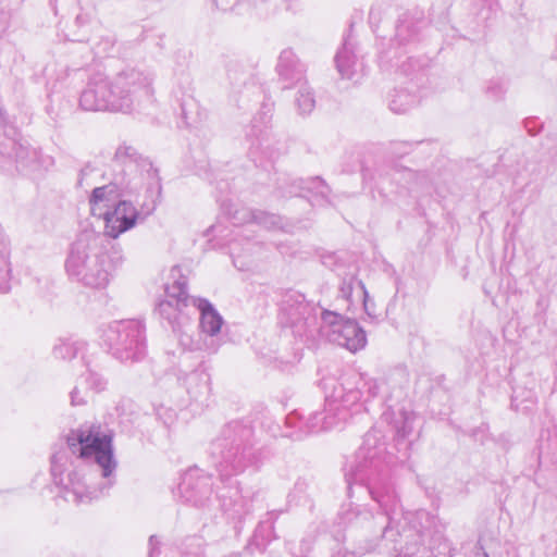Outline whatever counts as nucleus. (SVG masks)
Here are the masks:
<instances>
[{"instance_id":"obj_1","label":"nucleus","mask_w":557,"mask_h":557,"mask_svg":"<svg viewBox=\"0 0 557 557\" xmlns=\"http://www.w3.org/2000/svg\"><path fill=\"white\" fill-rule=\"evenodd\" d=\"M67 445L72 454L96 461L101 471V482H91L92 473L89 474V482H86V475L76 469L67 471L64 475L63 456L57 454L52 457L51 473L55 484L62 487L63 498L66 502L87 504L107 495L115 483L114 472L117 466L113 456L111 435L102 433L100 426H84L69 434Z\"/></svg>"},{"instance_id":"obj_2","label":"nucleus","mask_w":557,"mask_h":557,"mask_svg":"<svg viewBox=\"0 0 557 557\" xmlns=\"http://www.w3.org/2000/svg\"><path fill=\"white\" fill-rule=\"evenodd\" d=\"M123 261L116 251L110 257L106 238L94 231H83L71 245L65 260L67 275L92 288H103L108 285L113 269Z\"/></svg>"},{"instance_id":"obj_3","label":"nucleus","mask_w":557,"mask_h":557,"mask_svg":"<svg viewBox=\"0 0 557 557\" xmlns=\"http://www.w3.org/2000/svg\"><path fill=\"white\" fill-rule=\"evenodd\" d=\"M129 86L128 77L119 73L108 79L103 72H95L81 95L79 104L86 111H112L128 113L135 109V100L141 107V100L151 102L153 90L149 85Z\"/></svg>"},{"instance_id":"obj_4","label":"nucleus","mask_w":557,"mask_h":557,"mask_svg":"<svg viewBox=\"0 0 557 557\" xmlns=\"http://www.w3.org/2000/svg\"><path fill=\"white\" fill-rule=\"evenodd\" d=\"M100 339L121 361H136L146 351L145 327L136 320L113 321L99 330Z\"/></svg>"},{"instance_id":"obj_5","label":"nucleus","mask_w":557,"mask_h":557,"mask_svg":"<svg viewBox=\"0 0 557 557\" xmlns=\"http://www.w3.org/2000/svg\"><path fill=\"white\" fill-rule=\"evenodd\" d=\"M379 382L367 374H355L336 387L329 398L330 410H336L338 420L345 421L347 412H358L363 405L379 393Z\"/></svg>"},{"instance_id":"obj_6","label":"nucleus","mask_w":557,"mask_h":557,"mask_svg":"<svg viewBox=\"0 0 557 557\" xmlns=\"http://www.w3.org/2000/svg\"><path fill=\"white\" fill-rule=\"evenodd\" d=\"M322 325L320 331L330 342L335 343L349 351H358L367 344L366 332L359 324L341 314L324 310L321 313Z\"/></svg>"},{"instance_id":"obj_7","label":"nucleus","mask_w":557,"mask_h":557,"mask_svg":"<svg viewBox=\"0 0 557 557\" xmlns=\"http://www.w3.org/2000/svg\"><path fill=\"white\" fill-rule=\"evenodd\" d=\"M0 153L13 157L16 170L32 178L41 177L53 165V159L50 156L42 154L37 148L13 139H8L5 145L0 146Z\"/></svg>"},{"instance_id":"obj_8","label":"nucleus","mask_w":557,"mask_h":557,"mask_svg":"<svg viewBox=\"0 0 557 557\" xmlns=\"http://www.w3.org/2000/svg\"><path fill=\"white\" fill-rule=\"evenodd\" d=\"M156 206L148 208L143 214L129 201L120 200L111 209L99 212V218L104 221L103 237L117 238L121 234L136 226L138 221H144L146 216L151 214Z\"/></svg>"},{"instance_id":"obj_9","label":"nucleus","mask_w":557,"mask_h":557,"mask_svg":"<svg viewBox=\"0 0 557 557\" xmlns=\"http://www.w3.org/2000/svg\"><path fill=\"white\" fill-rule=\"evenodd\" d=\"M187 293L185 278L176 280L166 287V299L158 305L160 314L166 319L174 318V311H181L183 307L193 306V299Z\"/></svg>"},{"instance_id":"obj_10","label":"nucleus","mask_w":557,"mask_h":557,"mask_svg":"<svg viewBox=\"0 0 557 557\" xmlns=\"http://www.w3.org/2000/svg\"><path fill=\"white\" fill-rule=\"evenodd\" d=\"M371 494L383 510V512L379 513L374 519L382 536L385 537L392 531V522L394 521V515L398 508V499L394 493L389 492L381 494L372 491Z\"/></svg>"},{"instance_id":"obj_11","label":"nucleus","mask_w":557,"mask_h":557,"mask_svg":"<svg viewBox=\"0 0 557 557\" xmlns=\"http://www.w3.org/2000/svg\"><path fill=\"white\" fill-rule=\"evenodd\" d=\"M193 306L200 313V330L203 334L214 337L219 334L223 319L211 302L203 298H193Z\"/></svg>"},{"instance_id":"obj_12","label":"nucleus","mask_w":557,"mask_h":557,"mask_svg":"<svg viewBox=\"0 0 557 557\" xmlns=\"http://www.w3.org/2000/svg\"><path fill=\"white\" fill-rule=\"evenodd\" d=\"M119 197L116 184L96 187L89 199L92 215L99 216V212L111 209Z\"/></svg>"},{"instance_id":"obj_13","label":"nucleus","mask_w":557,"mask_h":557,"mask_svg":"<svg viewBox=\"0 0 557 557\" xmlns=\"http://www.w3.org/2000/svg\"><path fill=\"white\" fill-rule=\"evenodd\" d=\"M342 420H338L336 410H330L329 397L326 398V409L322 412H315L309 417L307 426L310 433H319L335 428Z\"/></svg>"},{"instance_id":"obj_14","label":"nucleus","mask_w":557,"mask_h":557,"mask_svg":"<svg viewBox=\"0 0 557 557\" xmlns=\"http://www.w3.org/2000/svg\"><path fill=\"white\" fill-rule=\"evenodd\" d=\"M85 346L86 343L82 339L59 338L52 347V356L59 360H70L78 351L83 350Z\"/></svg>"},{"instance_id":"obj_15","label":"nucleus","mask_w":557,"mask_h":557,"mask_svg":"<svg viewBox=\"0 0 557 557\" xmlns=\"http://www.w3.org/2000/svg\"><path fill=\"white\" fill-rule=\"evenodd\" d=\"M181 491L187 502L194 503L195 505H202L203 500L208 498L210 494V487L207 483L198 482L194 487L190 482V475H186L181 484Z\"/></svg>"},{"instance_id":"obj_16","label":"nucleus","mask_w":557,"mask_h":557,"mask_svg":"<svg viewBox=\"0 0 557 557\" xmlns=\"http://www.w3.org/2000/svg\"><path fill=\"white\" fill-rule=\"evenodd\" d=\"M358 52L356 47L346 42L343 49L336 54L335 61L337 70H349L356 66H367L363 62H359Z\"/></svg>"},{"instance_id":"obj_17","label":"nucleus","mask_w":557,"mask_h":557,"mask_svg":"<svg viewBox=\"0 0 557 557\" xmlns=\"http://www.w3.org/2000/svg\"><path fill=\"white\" fill-rule=\"evenodd\" d=\"M418 99L411 92L400 89L395 90L389 100V109L395 113H406L417 106Z\"/></svg>"},{"instance_id":"obj_18","label":"nucleus","mask_w":557,"mask_h":557,"mask_svg":"<svg viewBox=\"0 0 557 557\" xmlns=\"http://www.w3.org/2000/svg\"><path fill=\"white\" fill-rule=\"evenodd\" d=\"M341 295L349 302H354L359 296H364L367 298V289L362 281L350 277L348 281L343 282L341 286Z\"/></svg>"},{"instance_id":"obj_19","label":"nucleus","mask_w":557,"mask_h":557,"mask_svg":"<svg viewBox=\"0 0 557 557\" xmlns=\"http://www.w3.org/2000/svg\"><path fill=\"white\" fill-rule=\"evenodd\" d=\"M296 103L301 114H310L315 107V99L311 88L302 85L297 94Z\"/></svg>"},{"instance_id":"obj_20","label":"nucleus","mask_w":557,"mask_h":557,"mask_svg":"<svg viewBox=\"0 0 557 557\" xmlns=\"http://www.w3.org/2000/svg\"><path fill=\"white\" fill-rule=\"evenodd\" d=\"M208 381L209 376L207 373L196 370L187 375L185 384L188 393L197 394L198 392L207 389Z\"/></svg>"},{"instance_id":"obj_21","label":"nucleus","mask_w":557,"mask_h":557,"mask_svg":"<svg viewBox=\"0 0 557 557\" xmlns=\"http://www.w3.org/2000/svg\"><path fill=\"white\" fill-rule=\"evenodd\" d=\"M83 383H85L90 394L98 393L106 387V381L98 373L91 370H87L81 376V385H83Z\"/></svg>"},{"instance_id":"obj_22","label":"nucleus","mask_w":557,"mask_h":557,"mask_svg":"<svg viewBox=\"0 0 557 557\" xmlns=\"http://www.w3.org/2000/svg\"><path fill=\"white\" fill-rule=\"evenodd\" d=\"M91 394L88 392L85 383L81 385V379L77 382V385L71 392V404L72 406L84 405L88 401Z\"/></svg>"},{"instance_id":"obj_23","label":"nucleus","mask_w":557,"mask_h":557,"mask_svg":"<svg viewBox=\"0 0 557 557\" xmlns=\"http://www.w3.org/2000/svg\"><path fill=\"white\" fill-rule=\"evenodd\" d=\"M178 342L184 349L190 351L200 350L203 346L200 339L193 338V336L186 332L181 333Z\"/></svg>"},{"instance_id":"obj_24","label":"nucleus","mask_w":557,"mask_h":557,"mask_svg":"<svg viewBox=\"0 0 557 557\" xmlns=\"http://www.w3.org/2000/svg\"><path fill=\"white\" fill-rule=\"evenodd\" d=\"M9 268L4 258H0V292L5 293L9 290L8 285Z\"/></svg>"},{"instance_id":"obj_25","label":"nucleus","mask_w":557,"mask_h":557,"mask_svg":"<svg viewBox=\"0 0 557 557\" xmlns=\"http://www.w3.org/2000/svg\"><path fill=\"white\" fill-rule=\"evenodd\" d=\"M196 108V102L193 98L184 100L181 104L182 117L187 123L189 115L193 113V109Z\"/></svg>"},{"instance_id":"obj_26","label":"nucleus","mask_w":557,"mask_h":557,"mask_svg":"<svg viewBox=\"0 0 557 557\" xmlns=\"http://www.w3.org/2000/svg\"><path fill=\"white\" fill-rule=\"evenodd\" d=\"M161 542L156 535L149 537V552L148 557H158L160 554Z\"/></svg>"},{"instance_id":"obj_27","label":"nucleus","mask_w":557,"mask_h":557,"mask_svg":"<svg viewBox=\"0 0 557 557\" xmlns=\"http://www.w3.org/2000/svg\"><path fill=\"white\" fill-rule=\"evenodd\" d=\"M357 301H361L367 314L372 315L373 310H374V302L370 299L368 292H367V298L364 296H359Z\"/></svg>"},{"instance_id":"obj_28","label":"nucleus","mask_w":557,"mask_h":557,"mask_svg":"<svg viewBox=\"0 0 557 557\" xmlns=\"http://www.w3.org/2000/svg\"><path fill=\"white\" fill-rule=\"evenodd\" d=\"M356 72H339L341 75V84L338 85V88L341 89H347L349 86L346 84L347 81H350Z\"/></svg>"},{"instance_id":"obj_29","label":"nucleus","mask_w":557,"mask_h":557,"mask_svg":"<svg viewBox=\"0 0 557 557\" xmlns=\"http://www.w3.org/2000/svg\"><path fill=\"white\" fill-rule=\"evenodd\" d=\"M411 426L408 425V421H406L405 425L401 430H398V434H400L403 437L407 436L411 432Z\"/></svg>"},{"instance_id":"obj_30","label":"nucleus","mask_w":557,"mask_h":557,"mask_svg":"<svg viewBox=\"0 0 557 557\" xmlns=\"http://www.w3.org/2000/svg\"><path fill=\"white\" fill-rule=\"evenodd\" d=\"M311 183H312L314 186H317V187H321V188H322L321 194H322L323 196H325V191H324V189H327V187H326V186H325L321 181H319V180H314V181H312Z\"/></svg>"},{"instance_id":"obj_31","label":"nucleus","mask_w":557,"mask_h":557,"mask_svg":"<svg viewBox=\"0 0 557 557\" xmlns=\"http://www.w3.org/2000/svg\"><path fill=\"white\" fill-rule=\"evenodd\" d=\"M297 311L298 313L304 314L309 311V306L301 304L297 307Z\"/></svg>"},{"instance_id":"obj_32","label":"nucleus","mask_w":557,"mask_h":557,"mask_svg":"<svg viewBox=\"0 0 557 557\" xmlns=\"http://www.w3.org/2000/svg\"><path fill=\"white\" fill-rule=\"evenodd\" d=\"M207 346L208 349H210L211 351H216L218 349V345L214 343V341L212 339L210 344H205Z\"/></svg>"},{"instance_id":"obj_33","label":"nucleus","mask_w":557,"mask_h":557,"mask_svg":"<svg viewBox=\"0 0 557 557\" xmlns=\"http://www.w3.org/2000/svg\"><path fill=\"white\" fill-rule=\"evenodd\" d=\"M113 42H114V40H113L111 37H108V38H107V44H108L109 46H113Z\"/></svg>"},{"instance_id":"obj_34","label":"nucleus","mask_w":557,"mask_h":557,"mask_svg":"<svg viewBox=\"0 0 557 557\" xmlns=\"http://www.w3.org/2000/svg\"><path fill=\"white\" fill-rule=\"evenodd\" d=\"M292 323L293 325L297 326L300 323V321L298 319H293Z\"/></svg>"},{"instance_id":"obj_35","label":"nucleus","mask_w":557,"mask_h":557,"mask_svg":"<svg viewBox=\"0 0 557 557\" xmlns=\"http://www.w3.org/2000/svg\"><path fill=\"white\" fill-rule=\"evenodd\" d=\"M409 516H412V513L407 512V513H406V516L404 517V518H405V520H408V519H409Z\"/></svg>"},{"instance_id":"obj_36","label":"nucleus","mask_w":557,"mask_h":557,"mask_svg":"<svg viewBox=\"0 0 557 557\" xmlns=\"http://www.w3.org/2000/svg\"><path fill=\"white\" fill-rule=\"evenodd\" d=\"M483 556H484V557H490L485 552L483 553Z\"/></svg>"}]
</instances>
